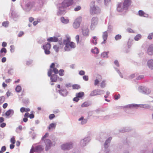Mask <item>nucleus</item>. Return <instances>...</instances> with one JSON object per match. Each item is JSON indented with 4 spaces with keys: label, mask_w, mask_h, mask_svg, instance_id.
Listing matches in <instances>:
<instances>
[{
    "label": "nucleus",
    "mask_w": 153,
    "mask_h": 153,
    "mask_svg": "<svg viewBox=\"0 0 153 153\" xmlns=\"http://www.w3.org/2000/svg\"><path fill=\"white\" fill-rule=\"evenodd\" d=\"M11 143L13 144H14L16 142L15 138L14 137H12L10 139Z\"/></svg>",
    "instance_id": "38"
},
{
    "label": "nucleus",
    "mask_w": 153,
    "mask_h": 153,
    "mask_svg": "<svg viewBox=\"0 0 153 153\" xmlns=\"http://www.w3.org/2000/svg\"><path fill=\"white\" fill-rule=\"evenodd\" d=\"M8 106V104L6 103H4L3 105V107L4 108H6Z\"/></svg>",
    "instance_id": "61"
},
{
    "label": "nucleus",
    "mask_w": 153,
    "mask_h": 153,
    "mask_svg": "<svg viewBox=\"0 0 153 153\" xmlns=\"http://www.w3.org/2000/svg\"><path fill=\"white\" fill-rule=\"evenodd\" d=\"M141 105H140L131 104L129 105V107L130 108H132V107H141Z\"/></svg>",
    "instance_id": "39"
},
{
    "label": "nucleus",
    "mask_w": 153,
    "mask_h": 153,
    "mask_svg": "<svg viewBox=\"0 0 153 153\" xmlns=\"http://www.w3.org/2000/svg\"><path fill=\"white\" fill-rule=\"evenodd\" d=\"M100 12V10L98 7H96L94 6L91 7L90 13L91 14H98Z\"/></svg>",
    "instance_id": "7"
},
{
    "label": "nucleus",
    "mask_w": 153,
    "mask_h": 153,
    "mask_svg": "<svg viewBox=\"0 0 153 153\" xmlns=\"http://www.w3.org/2000/svg\"><path fill=\"white\" fill-rule=\"evenodd\" d=\"M52 73V69H49L48 72V76L49 77H51V79L52 82H56L57 79L58 77L57 75L55 74L51 75Z\"/></svg>",
    "instance_id": "6"
},
{
    "label": "nucleus",
    "mask_w": 153,
    "mask_h": 153,
    "mask_svg": "<svg viewBox=\"0 0 153 153\" xmlns=\"http://www.w3.org/2000/svg\"><path fill=\"white\" fill-rule=\"evenodd\" d=\"M83 79L85 81H88V76H87L84 75L83 76Z\"/></svg>",
    "instance_id": "49"
},
{
    "label": "nucleus",
    "mask_w": 153,
    "mask_h": 153,
    "mask_svg": "<svg viewBox=\"0 0 153 153\" xmlns=\"http://www.w3.org/2000/svg\"><path fill=\"white\" fill-rule=\"evenodd\" d=\"M61 21L64 23H67L69 22V20L68 19H65L63 17L61 18Z\"/></svg>",
    "instance_id": "24"
},
{
    "label": "nucleus",
    "mask_w": 153,
    "mask_h": 153,
    "mask_svg": "<svg viewBox=\"0 0 153 153\" xmlns=\"http://www.w3.org/2000/svg\"><path fill=\"white\" fill-rule=\"evenodd\" d=\"M127 31L129 33H134V31L130 28H128L127 29Z\"/></svg>",
    "instance_id": "50"
},
{
    "label": "nucleus",
    "mask_w": 153,
    "mask_h": 153,
    "mask_svg": "<svg viewBox=\"0 0 153 153\" xmlns=\"http://www.w3.org/2000/svg\"><path fill=\"white\" fill-rule=\"evenodd\" d=\"M10 51L11 52H13L14 51V47L13 45H11L10 46Z\"/></svg>",
    "instance_id": "51"
},
{
    "label": "nucleus",
    "mask_w": 153,
    "mask_h": 153,
    "mask_svg": "<svg viewBox=\"0 0 153 153\" xmlns=\"http://www.w3.org/2000/svg\"><path fill=\"white\" fill-rule=\"evenodd\" d=\"M111 137H109L108 139L106 140L105 143V144H104V146L105 147H106V145H108V143H109L111 141Z\"/></svg>",
    "instance_id": "34"
},
{
    "label": "nucleus",
    "mask_w": 153,
    "mask_h": 153,
    "mask_svg": "<svg viewBox=\"0 0 153 153\" xmlns=\"http://www.w3.org/2000/svg\"><path fill=\"white\" fill-rule=\"evenodd\" d=\"M78 98L79 97H75L74 98L73 100L74 101L77 102L79 101V100Z\"/></svg>",
    "instance_id": "64"
},
{
    "label": "nucleus",
    "mask_w": 153,
    "mask_h": 153,
    "mask_svg": "<svg viewBox=\"0 0 153 153\" xmlns=\"http://www.w3.org/2000/svg\"><path fill=\"white\" fill-rule=\"evenodd\" d=\"M84 95V93L82 92H80L77 93L76 94V96L79 98H81Z\"/></svg>",
    "instance_id": "23"
},
{
    "label": "nucleus",
    "mask_w": 153,
    "mask_h": 153,
    "mask_svg": "<svg viewBox=\"0 0 153 153\" xmlns=\"http://www.w3.org/2000/svg\"><path fill=\"white\" fill-rule=\"evenodd\" d=\"M114 63L117 66L119 67V63L118 61L117 60H115Z\"/></svg>",
    "instance_id": "55"
},
{
    "label": "nucleus",
    "mask_w": 153,
    "mask_h": 153,
    "mask_svg": "<svg viewBox=\"0 0 153 153\" xmlns=\"http://www.w3.org/2000/svg\"><path fill=\"white\" fill-rule=\"evenodd\" d=\"M121 36L120 35L118 34L115 36V39L116 40H117L121 38Z\"/></svg>",
    "instance_id": "37"
},
{
    "label": "nucleus",
    "mask_w": 153,
    "mask_h": 153,
    "mask_svg": "<svg viewBox=\"0 0 153 153\" xmlns=\"http://www.w3.org/2000/svg\"><path fill=\"white\" fill-rule=\"evenodd\" d=\"M79 35H77L75 37V39L77 43H78L79 42Z\"/></svg>",
    "instance_id": "45"
},
{
    "label": "nucleus",
    "mask_w": 153,
    "mask_h": 153,
    "mask_svg": "<svg viewBox=\"0 0 153 153\" xmlns=\"http://www.w3.org/2000/svg\"><path fill=\"white\" fill-rule=\"evenodd\" d=\"M44 140L45 141L46 146L48 147H48H50L51 146V141L48 139H45Z\"/></svg>",
    "instance_id": "20"
},
{
    "label": "nucleus",
    "mask_w": 153,
    "mask_h": 153,
    "mask_svg": "<svg viewBox=\"0 0 153 153\" xmlns=\"http://www.w3.org/2000/svg\"><path fill=\"white\" fill-rule=\"evenodd\" d=\"M15 90L17 92H20L21 91L22 88L20 86L18 85L16 87Z\"/></svg>",
    "instance_id": "35"
},
{
    "label": "nucleus",
    "mask_w": 153,
    "mask_h": 153,
    "mask_svg": "<svg viewBox=\"0 0 153 153\" xmlns=\"http://www.w3.org/2000/svg\"><path fill=\"white\" fill-rule=\"evenodd\" d=\"M141 37V35L140 34H138L134 37V39L136 41L139 40Z\"/></svg>",
    "instance_id": "33"
},
{
    "label": "nucleus",
    "mask_w": 153,
    "mask_h": 153,
    "mask_svg": "<svg viewBox=\"0 0 153 153\" xmlns=\"http://www.w3.org/2000/svg\"><path fill=\"white\" fill-rule=\"evenodd\" d=\"M138 15L140 16H142L145 17H148V16L147 14L145 13L142 10H140L139 11Z\"/></svg>",
    "instance_id": "18"
},
{
    "label": "nucleus",
    "mask_w": 153,
    "mask_h": 153,
    "mask_svg": "<svg viewBox=\"0 0 153 153\" xmlns=\"http://www.w3.org/2000/svg\"><path fill=\"white\" fill-rule=\"evenodd\" d=\"M98 23V19L97 17H94L92 18L90 26L91 29L93 30L96 27Z\"/></svg>",
    "instance_id": "5"
},
{
    "label": "nucleus",
    "mask_w": 153,
    "mask_h": 153,
    "mask_svg": "<svg viewBox=\"0 0 153 153\" xmlns=\"http://www.w3.org/2000/svg\"><path fill=\"white\" fill-rule=\"evenodd\" d=\"M79 74L81 75H83L85 74V72L84 71L81 70L79 72Z\"/></svg>",
    "instance_id": "53"
},
{
    "label": "nucleus",
    "mask_w": 153,
    "mask_h": 153,
    "mask_svg": "<svg viewBox=\"0 0 153 153\" xmlns=\"http://www.w3.org/2000/svg\"><path fill=\"white\" fill-rule=\"evenodd\" d=\"M73 147V143H67L62 145L61 148L63 150H69Z\"/></svg>",
    "instance_id": "8"
},
{
    "label": "nucleus",
    "mask_w": 153,
    "mask_h": 153,
    "mask_svg": "<svg viewBox=\"0 0 153 153\" xmlns=\"http://www.w3.org/2000/svg\"><path fill=\"white\" fill-rule=\"evenodd\" d=\"M9 22L8 21L4 22L2 23V25L4 27H7L8 26Z\"/></svg>",
    "instance_id": "29"
},
{
    "label": "nucleus",
    "mask_w": 153,
    "mask_h": 153,
    "mask_svg": "<svg viewBox=\"0 0 153 153\" xmlns=\"http://www.w3.org/2000/svg\"><path fill=\"white\" fill-rule=\"evenodd\" d=\"M56 124L52 123L50 124L49 127L48 129L49 130H50L53 128H55L56 127Z\"/></svg>",
    "instance_id": "28"
},
{
    "label": "nucleus",
    "mask_w": 153,
    "mask_h": 153,
    "mask_svg": "<svg viewBox=\"0 0 153 153\" xmlns=\"http://www.w3.org/2000/svg\"><path fill=\"white\" fill-rule=\"evenodd\" d=\"M90 105V104L88 102H84L81 105L82 107H87Z\"/></svg>",
    "instance_id": "27"
},
{
    "label": "nucleus",
    "mask_w": 153,
    "mask_h": 153,
    "mask_svg": "<svg viewBox=\"0 0 153 153\" xmlns=\"http://www.w3.org/2000/svg\"><path fill=\"white\" fill-rule=\"evenodd\" d=\"M105 81L104 80H103L101 83V87L102 88H103L105 87Z\"/></svg>",
    "instance_id": "40"
},
{
    "label": "nucleus",
    "mask_w": 153,
    "mask_h": 153,
    "mask_svg": "<svg viewBox=\"0 0 153 153\" xmlns=\"http://www.w3.org/2000/svg\"><path fill=\"white\" fill-rule=\"evenodd\" d=\"M59 92L61 94L64 96H66L68 93L66 89L59 90Z\"/></svg>",
    "instance_id": "17"
},
{
    "label": "nucleus",
    "mask_w": 153,
    "mask_h": 153,
    "mask_svg": "<svg viewBox=\"0 0 153 153\" xmlns=\"http://www.w3.org/2000/svg\"><path fill=\"white\" fill-rule=\"evenodd\" d=\"M7 52V50L5 48H2L0 51V56L1 57L5 56Z\"/></svg>",
    "instance_id": "14"
},
{
    "label": "nucleus",
    "mask_w": 153,
    "mask_h": 153,
    "mask_svg": "<svg viewBox=\"0 0 153 153\" xmlns=\"http://www.w3.org/2000/svg\"><path fill=\"white\" fill-rule=\"evenodd\" d=\"M55 117V115L53 114H50L49 117V119L51 120L54 118Z\"/></svg>",
    "instance_id": "43"
},
{
    "label": "nucleus",
    "mask_w": 153,
    "mask_h": 153,
    "mask_svg": "<svg viewBox=\"0 0 153 153\" xmlns=\"http://www.w3.org/2000/svg\"><path fill=\"white\" fill-rule=\"evenodd\" d=\"M14 112V111L13 110L9 109L6 112L5 114L6 116H9L10 115H13Z\"/></svg>",
    "instance_id": "19"
},
{
    "label": "nucleus",
    "mask_w": 153,
    "mask_h": 153,
    "mask_svg": "<svg viewBox=\"0 0 153 153\" xmlns=\"http://www.w3.org/2000/svg\"><path fill=\"white\" fill-rule=\"evenodd\" d=\"M6 124L5 123H2L1 124H0V127L2 128H4Z\"/></svg>",
    "instance_id": "56"
},
{
    "label": "nucleus",
    "mask_w": 153,
    "mask_h": 153,
    "mask_svg": "<svg viewBox=\"0 0 153 153\" xmlns=\"http://www.w3.org/2000/svg\"><path fill=\"white\" fill-rule=\"evenodd\" d=\"M82 32L84 36H88L89 34V30L87 27H83L82 28Z\"/></svg>",
    "instance_id": "10"
},
{
    "label": "nucleus",
    "mask_w": 153,
    "mask_h": 153,
    "mask_svg": "<svg viewBox=\"0 0 153 153\" xmlns=\"http://www.w3.org/2000/svg\"><path fill=\"white\" fill-rule=\"evenodd\" d=\"M51 44L49 43H47L46 45H43V49L45 50V53L46 54H48L50 53V51L49 50L51 48Z\"/></svg>",
    "instance_id": "9"
},
{
    "label": "nucleus",
    "mask_w": 153,
    "mask_h": 153,
    "mask_svg": "<svg viewBox=\"0 0 153 153\" xmlns=\"http://www.w3.org/2000/svg\"><path fill=\"white\" fill-rule=\"evenodd\" d=\"M147 53L149 55L153 54V45H151L148 48Z\"/></svg>",
    "instance_id": "15"
},
{
    "label": "nucleus",
    "mask_w": 153,
    "mask_h": 153,
    "mask_svg": "<svg viewBox=\"0 0 153 153\" xmlns=\"http://www.w3.org/2000/svg\"><path fill=\"white\" fill-rule=\"evenodd\" d=\"M55 65L54 63H52L51 65L50 66V69H51V68L53 69L55 67Z\"/></svg>",
    "instance_id": "54"
},
{
    "label": "nucleus",
    "mask_w": 153,
    "mask_h": 153,
    "mask_svg": "<svg viewBox=\"0 0 153 153\" xmlns=\"http://www.w3.org/2000/svg\"><path fill=\"white\" fill-rule=\"evenodd\" d=\"M70 38L69 36H66V38L63 40V44L65 45L64 49L65 51H69L71 49L76 47L75 44L73 42H70Z\"/></svg>",
    "instance_id": "2"
},
{
    "label": "nucleus",
    "mask_w": 153,
    "mask_h": 153,
    "mask_svg": "<svg viewBox=\"0 0 153 153\" xmlns=\"http://www.w3.org/2000/svg\"><path fill=\"white\" fill-rule=\"evenodd\" d=\"M48 133H46L44 135V136L42 137V140H45V138L48 137Z\"/></svg>",
    "instance_id": "47"
},
{
    "label": "nucleus",
    "mask_w": 153,
    "mask_h": 153,
    "mask_svg": "<svg viewBox=\"0 0 153 153\" xmlns=\"http://www.w3.org/2000/svg\"><path fill=\"white\" fill-rule=\"evenodd\" d=\"M53 72L55 74H57L58 73V69L56 68H54L53 69Z\"/></svg>",
    "instance_id": "48"
},
{
    "label": "nucleus",
    "mask_w": 153,
    "mask_h": 153,
    "mask_svg": "<svg viewBox=\"0 0 153 153\" xmlns=\"http://www.w3.org/2000/svg\"><path fill=\"white\" fill-rule=\"evenodd\" d=\"M79 121L82 120L81 123L83 125L85 124L86 123H87V120L86 119H84V117H81L79 119Z\"/></svg>",
    "instance_id": "21"
},
{
    "label": "nucleus",
    "mask_w": 153,
    "mask_h": 153,
    "mask_svg": "<svg viewBox=\"0 0 153 153\" xmlns=\"http://www.w3.org/2000/svg\"><path fill=\"white\" fill-rule=\"evenodd\" d=\"M73 3V0H63L61 4H58L59 9L61 11L63 10L64 9L72 5Z\"/></svg>",
    "instance_id": "3"
},
{
    "label": "nucleus",
    "mask_w": 153,
    "mask_h": 153,
    "mask_svg": "<svg viewBox=\"0 0 153 153\" xmlns=\"http://www.w3.org/2000/svg\"><path fill=\"white\" fill-rule=\"evenodd\" d=\"M99 83V81L98 79H96L94 81V85H97Z\"/></svg>",
    "instance_id": "57"
},
{
    "label": "nucleus",
    "mask_w": 153,
    "mask_h": 153,
    "mask_svg": "<svg viewBox=\"0 0 153 153\" xmlns=\"http://www.w3.org/2000/svg\"><path fill=\"white\" fill-rule=\"evenodd\" d=\"M120 97V95L118 94L117 95H115L114 96V99L115 100H117Z\"/></svg>",
    "instance_id": "46"
},
{
    "label": "nucleus",
    "mask_w": 153,
    "mask_h": 153,
    "mask_svg": "<svg viewBox=\"0 0 153 153\" xmlns=\"http://www.w3.org/2000/svg\"><path fill=\"white\" fill-rule=\"evenodd\" d=\"M148 65L150 68L153 67V60H149L148 62Z\"/></svg>",
    "instance_id": "25"
},
{
    "label": "nucleus",
    "mask_w": 153,
    "mask_h": 153,
    "mask_svg": "<svg viewBox=\"0 0 153 153\" xmlns=\"http://www.w3.org/2000/svg\"><path fill=\"white\" fill-rule=\"evenodd\" d=\"M43 149L40 146H36L35 148H34V152H39L42 151Z\"/></svg>",
    "instance_id": "16"
},
{
    "label": "nucleus",
    "mask_w": 153,
    "mask_h": 153,
    "mask_svg": "<svg viewBox=\"0 0 153 153\" xmlns=\"http://www.w3.org/2000/svg\"><path fill=\"white\" fill-rule=\"evenodd\" d=\"M25 108L24 107H22L21 108L20 111L22 113H23L24 112H25Z\"/></svg>",
    "instance_id": "52"
},
{
    "label": "nucleus",
    "mask_w": 153,
    "mask_h": 153,
    "mask_svg": "<svg viewBox=\"0 0 153 153\" xmlns=\"http://www.w3.org/2000/svg\"><path fill=\"white\" fill-rule=\"evenodd\" d=\"M7 45V43L5 42H2V46L3 47H5Z\"/></svg>",
    "instance_id": "60"
},
{
    "label": "nucleus",
    "mask_w": 153,
    "mask_h": 153,
    "mask_svg": "<svg viewBox=\"0 0 153 153\" xmlns=\"http://www.w3.org/2000/svg\"><path fill=\"white\" fill-rule=\"evenodd\" d=\"M103 91V90H94L92 91L90 94V96H94L97 95H100L101 94L100 93V91Z\"/></svg>",
    "instance_id": "11"
},
{
    "label": "nucleus",
    "mask_w": 153,
    "mask_h": 153,
    "mask_svg": "<svg viewBox=\"0 0 153 153\" xmlns=\"http://www.w3.org/2000/svg\"><path fill=\"white\" fill-rule=\"evenodd\" d=\"M5 100V98L4 96L0 97V105Z\"/></svg>",
    "instance_id": "32"
},
{
    "label": "nucleus",
    "mask_w": 153,
    "mask_h": 153,
    "mask_svg": "<svg viewBox=\"0 0 153 153\" xmlns=\"http://www.w3.org/2000/svg\"><path fill=\"white\" fill-rule=\"evenodd\" d=\"M72 88L74 89H78L80 88V87L78 85L74 84L72 85Z\"/></svg>",
    "instance_id": "30"
},
{
    "label": "nucleus",
    "mask_w": 153,
    "mask_h": 153,
    "mask_svg": "<svg viewBox=\"0 0 153 153\" xmlns=\"http://www.w3.org/2000/svg\"><path fill=\"white\" fill-rule=\"evenodd\" d=\"M15 147V145H14V144H11L10 145V149H13Z\"/></svg>",
    "instance_id": "63"
},
{
    "label": "nucleus",
    "mask_w": 153,
    "mask_h": 153,
    "mask_svg": "<svg viewBox=\"0 0 153 153\" xmlns=\"http://www.w3.org/2000/svg\"><path fill=\"white\" fill-rule=\"evenodd\" d=\"M53 48L57 52L59 51V47L56 45H55L53 47Z\"/></svg>",
    "instance_id": "44"
},
{
    "label": "nucleus",
    "mask_w": 153,
    "mask_h": 153,
    "mask_svg": "<svg viewBox=\"0 0 153 153\" xmlns=\"http://www.w3.org/2000/svg\"><path fill=\"white\" fill-rule=\"evenodd\" d=\"M29 117L30 119L33 118L34 117V115L32 114H29Z\"/></svg>",
    "instance_id": "62"
},
{
    "label": "nucleus",
    "mask_w": 153,
    "mask_h": 153,
    "mask_svg": "<svg viewBox=\"0 0 153 153\" xmlns=\"http://www.w3.org/2000/svg\"><path fill=\"white\" fill-rule=\"evenodd\" d=\"M1 151H2L3 152L5 151L6 150V147L5 146H2V147L1 148Z\"/></svg>",
    "instance_id": "59"
},
{
    "label": "nucleus",
    "mask_w": 153,
    "mask_h": 153,
    "mask_svg": "<svg viewBox=\"0 0 153 153\" xmlns=\"http://www.w3.org/2000/svg\"><path fill=\"white\" fill-rule=\"evenodd\" d=\"M64 71L63 69H60L58 71V73L59 76H62L64 75Z\"/></svg>",
    "instance_id": "31"
},
{
    "label": "nucleus",
    "mask_w": 153,
    "mask_h": 153,
    "mask_svg": "<svg viewBox=\"0 0 153 153\" xmlns=\"http://www.w3.org/2000/svg\"><path fill=\"white\" fill-rule=\"evenodd\" d=\"M58 39L57 37L54 36L48 38L47 41L49 42H56L58 41Z\"/></svg>",
    "instance_id": "13"
},
{
    "label": "nucleus",
    "mask_w": 153,
    "mask_h": 153,
    "mask_svg": "<svg viewBox=\"0 0 153 153\" xmlns=\"http://www.w3.org/2000/svg\"><path fill=\"white\" fill-rule=\"evenodd\" d=\"M81 8V7L80 6H78L74 8V10L76 11H77L80 10Z\"/></svg>",
    "instance_id": "42"
},
{
    "label": "nucleus",
    "mask_w": 153,
    "mask_h": 153,
    "mask_svg": "<svg viewBox=\"0 0 153 153\" xmlns=\"http://www.w3.org/2000/svg\"><path fill=\"white\" fill-rule=\"evenodd\" d=\"M97 38L96 36H93L92 40V42L94 45H96L97 43Z\"/></svg>",
    "instance_id": "26"
},
{
    "label": "nucleus",
    "mask_w": 153,
    "mask_h": 153,
    "mask_svg": "<svg viewBox=\"0 0 153 153\" xmlns=\"http://www.w3.org/2000/svg\"><path fill=\"white\" fill-rule=\"evenodd\" d=\"M109 53L108 52H104L102 53L101 54V56L102 57H107V55L108 53Z\"/></svg>",
    "instance_id": "36"
},
{
    "label": "nucleus",
    "mask_w": 153,
    "mask_h": 153,
    "mask_svg": "<svg viewBox=\"0 0 153 153\" xmlns=\"http://www.w3.org/2000/svg\"><path fill=\"white\" fill-rule=\"evenodd\" d=\"M91 51L93 53L97 54L99 53V50L96 47H95L94 49L91 50Z\"/></svg>",
    "instance_id": "22"
},
{
    "label": "nucleus",
    "mask_w": 153,
    "mask_h": 153,
    "mask_svg": "<svg viewBox=\"0 0 153 153\" xmlns=\"http://www.w3.org/2000/svg\"><path fill=\"white\" fill-rule=\"evenodd\" d=\"M131 3V0H124L123 3H120L117 4V10L119 12H126Z\"/></svg>",
    "instance_id": "1"
},
{
    "label": "nucleus",
    "mask_w": 153,
    "mask_h": 153,
    "mask_svg": "<svg viewBox=\"0 0 153 153\" xmlns=\"http://www.w3.org/2000/svg\"><path fill=\"white\" fill-rule=\"evenodd\" d=\"M153 38V33H150L148 36V38L149 39H151Z\"/></svg>",
    "instance_id": "41"
},
{
    "label": "nucleus",
    "mask_w": 153,
    "mask_h": 153,
    "mask_svg": "<svg viewBox=\"0 0 153 153\" xmlns=\"http://www.w3.org/2000/svg\"><path fill=\"white\" fill-rule=\"evenodd\" d=\"M108 36V33L107 31H105L103 33L102 38L103 41L102 42V44H105L106 43V41L107 39Z\"/></svg>",
    "instance_id": "12"
},
{
    "label": "nucleus",
    "mask_w": 153,
    "mask_h": 153,
    "mask_svg": "<svg viewBox=\"0 0 153 153\" xmlns=\"http://www.w3.org/2000/svg\"><path fill=\"white\" fill-rule=\"evenodd\" d=\"M24 32L23 31H20L18 34L19 37H21L24 34Z\"/></svg>",
    "instance_id": "58"
},
{
    "label": "nucleus",
    "mask_w": 153,
    "mask_h": 153,
    "mask_svg": "<svg viewBox=\"0 0 153 153\" xmlns=\"http://www.w3.org/2000/svg\"><path fill=\"white\" fill-rule=\"evenodd\" d=\"M82 21V17H81L80 16L76 18L73 24V27L75 28H77L79 27Z\"/></svg>",
    "instance_id": "4"
}]
</instances>
